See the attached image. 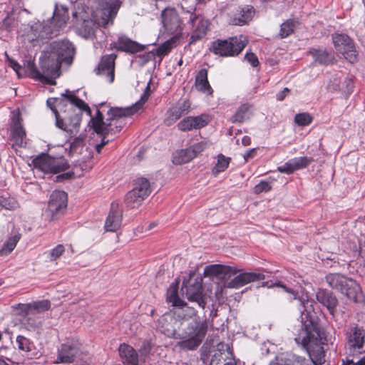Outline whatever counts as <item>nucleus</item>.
Instances as JSON below:
<instances>
[{
    "mask_svg": "<svg viewBox=\"0 0 365 365\" xmlns=\"http://www.w3.org/2000/svg\"><path fill=\"white\" fill-rule=\"evenodd\" d=\"M263 287L269 288L279 287L283 290L292 295L293 299H297L299 302V311L301 313V328L294 339L297 344H300L308 354L310 359L314 363L322 364L324 358V351L322 346V338L324 333L317 322L312 317L310 309L312 304L304 297H299L298 292L287 287L280 282L272 283L264 282Z\"/></svg>",
    "mask_w": 365,
    "mask_h": 365,
    "instance_id": "f257e3e1",
    "label": "nucleus"
},
{
    "mask_svg": "<svg viewBox=\"0 0 365 365\" xmlns=\"http://www.w3.org/2000/svg\"><path fill=\"white\" fill-rule=\"evenodd\" d=\"M74 53L75 48L69 41H53L40 57L41 71L31 61H27L26 68L34 78L53 85L59 76L61 63H70Z\"/></svg>",
    "mask_w": 365,
    "mask_h": 365,
    "instance_id": "f03ea898",
    "label": "nucleus"
},
{
    "mask_svg": "<svg viewBox=\"0 0 365 365\" xmlns=\"http://www.w3.org/2000/svg\"><path fill=\"white\" fill-rule=\"evenodd\" d=\"M150 85L148 83L140 101L132 106L125 108H110L108 111V114L112 115V118L108 119L106 122L103 120V114L98 109L96 116L91 118L90 120L91 128L98 135L115 134L116 132L120 131L122 126L118 125V118L123 116H130L140 109L143 105L148 101L150 96Z\"/></svg>",
    "mask_w": 365,
    "mask_h": 365,
    "instance_id": "7ed1b4c3",
    "label": "nucleus"
},
{
    "mask_svg": "<svg viewBox=\"0 0 365 365\" xmlns=\"http://www.w3.org/2000/svg\"><path fill=\"white\" fill-rule=\"evenodd\" d=\"M69 19L68 8L63 5L55 4L53 16L46 21L34 23L27 34V38L31 42L36 44L44 43L49 39L58 35Z\"/></svg>",
    "mask_w": 365,
    "mask_h": 365,
    "instance_id": "20e7f679",
    "label": "nucleus"
},
{
    "mask_svg": "<svg viewBox=\"0 0 365 365\" xmlns=\"http://www.w3.org/2000/svg\"><path fill=\"white\" fill-rule=\"evenodd\" d=\"M99 6L101 15L100 18L98 14L96 15V20L85 19L82 16L78 19L77 13L73 14V18L76 19V32L84 38H92L100 26L106 27L110 23L112 24L120 6V2L119 0H101Z\"/></svg>",
    "mask_w": 365,
    "mask_h": 365,
    "instance_id": "39448f33",
    "label": "nucleus"
},
{
    "mask_svg": "<svg viewBox=\"0 0 365 365\" xmlns=\"http://www.w3.org/2000/svg\"><path fill=\"white\" fill-rule=\"evenodd\" d=\"M62 96H64L73 106L76 107L77 109L71 108L63 118H61L58 113L55 111L56 125L71 134L76 133L78 131L81 122L82 112L84 110L89 116H91V110L89 106L83 100L78 98L68 90H66Z\"/></svg>",
    "mask_w": 365,
    "mask_h": 365,
    "instance_id": "423d86ee",
    "label": "nucleus"
},
{
    "mask_svg": "<svg viewBox=\"0 0 365 365\" xmlns=\"http://www.w3.org/2000/svg\"><path fill=\"white\" fill-rule=\"evenodd\" d=\"M182 329L178 333L177 339H180L176 346L182 350H195L202 342L208 330V322L200 321L193 318L190 322L181 325Z\"/></svg>",
    "mask_w": 365,
    "mask_h": 365,
    "instance_id": "0eeeda50",
    "label": "nucleus"
},
{
    "mask_svg": "<svg viewBox=\"0 0 365 365\" xmlns=\"http://www.w3.org/2000/svg\"><path fill=\"white\" fill-rule=\"evenodd\" d=\"M329 286L344 294L349 299L357 302L361 297L359 284L351 278L339 273H331L326 276Z\"/></svg>",
    "mask_w": 365,
    "mask_h": 365,
    "instance_id": "6e6552de",
    "label": "nucleus"
},
{
    "mask_svg": "<svg viewBox=\"0 0 365 365\" xmlns=\"http://www.w3.org/2000/svg\"><path fill=\"white\" fill-rule=\"evenodd\" d=\"M247 40L245 36H234L228 39H217L211 43L210 51L220 56H235L238 55L246 46Z\"/></svg>",
    "mask_w": 365,
    "mask_h": 365,
    "instance_id": "1a4fd4ad",
    "label": "nucleus"
},
{
    "mask_svg": "<svg viewBox=\"0 0 365 365\" xmlns=\"http://www.w3.org/2000/svg\"><path fill=\"white\" fill-rule=\"evenodd\" d=\"M193 272L190 273V278L183 282L181 291L189 302H195L199 307L205 309L207 302L203 292L202 278L193 279Z\"/></svg>",
    "mask_w": 365,
    "mask_h": 365,
    "instance_id": "9d476101",
    "label": "nucleus"
},
{
    "mask_svg": "<svg viewBox=\"0 0 365 365\" xmlns=\"http://www.w3.org/2000/svg\"><path fill=\"white\" fill-rule=\"evenodd\" d=\"M150 192L151 187L148 180L138 178L134 181L133 188L125 195V204L130 208L138 207Z\"/></svg>",
    "mask_w": 365,
    "mask_h": 365,
    "instance_id": "9b49d317",
    "label": "nucleus"
},
{
    "mask_svg": "<svg viewBox=\"0 0 365 365\" xmlns=\"http://www.w3.org/2000/svg\"><path fill=\"white\" fill-rule=\"evenodd\" d=\"M35 168L45 173H58L68 168V164L65 159L52 158L46 154H41L32 160Z\"/></svg>",
    "mask_w": 365,
    "mask_h": 365,
    "instance_id": "f8f14e48",
    "label": "nucleus"
},
{
    "mask_svg": "<svg viewBox=\"0 0 365 365\" xmlns=\"http://www.w3.org/2000/svg\"><path fill=\"white\" fill-rule=\"evenodd\" d=\"M68 197L66 192L54 190L50 195L47 209L43 215L48 221H53L62 215L66 209Z\"/></svg>",
    "mask_w": 365,
    "mask_h": 365,
    "instance_id": "ddd939ff",
    "label": "nucleus"
},
{
    "mask_svg": "<svg viewBox=\"0 0 365 365\" xmlns=\"http://www.w3.org/2000/svg\"><path fill=\"white\" fill-rule=\"evenodd\" d=\"M334 46L337 52L349 62L354 63L357 59V52L354 41L346 34L334 33L331 35Z\"/></svg>",
    "mask_w": 365,
    "mask_h": 365,
    "instance_id": "4468645a",
    "label": "nucleus"
},
{
    "mask_svg": "<svg viewBox=\"0 0 365 365\" xmlns=\"http://www.w3.org/2000/svg\"><path fill=\"white\" fill-rule=\"evenodd\" d=\"M189 22L192 25L190 43H195L205 37L210 24L208 19L201 15L191 13Z\"/></svg>",
    "mask_w": 365,
    "mask_h": 365,
    "instance_id": "2eb2a0df",
    "label": "nucleus"
},
{
    "mask_svg": "<svg viewBox=\"0 0 365 365\" xmlns=\"http://www.w3.org/2000/svg\"><path fill=\"white\" fill-rule=\"evenodd\" d=\"M80 344L78 341L71 340L61 344L58 349L57 364L72 363L79 352Z\"/></svg>",
    "mask_w": 365,
    "mask_h": 365,
    "instance_id": "dca6fc26",
    "label": "nucleus"
},
{
    "mask_svg": "<svg viewBox=\"0 0 365 365\" xmlns=\"http://www.w3.org/2000/svg\"><path fill=\"white\" fill-rule=\"evenodd\" d=\"M115 54L103 56L98 64L97 74L104 76L109 83H113L115 77Z\"/></svg>",
    "mask_w": 365,
    "mask_h": 365,
    "instance_id": "f3484780",
    "label": "nucleus"
},
{
    "mask_svg": "<svg viewBox=\"0 0 365 365\" xmlns=\"http://www.w3.org/2000/svg\"><path fill=\"white\" fill-rule=\"evenodd\" d=\"M123 211L118 203L112 202L110 212L105 222V229L108 232H115L122 223Z\"/></svg>",
    "mask_w": 365,
    "mask_h": 365,
    "instance_id": "a211bd4d",
    "label": "nucleus"
},
{
    "mask_svg": "<svg viewBox=\"0 0 365 365\" xmlns=\"http://www.w3.org/2000/svg\"><path fill=\"white\" fill-rule=\"evenodd\" d=\"M365 333L362 328L357 326L351 327L346 332L347 346L350 351L359 350L364 343Z\"/></svg>",
    "mask_w": 365,
    "mask_h": 365,
    "instance_id": "6ab92c4d",
    "label": "nucleus"
},
{
    "mask_svg": "<svg viewBox=\"0 0 365 365\" xmlns=\"http://www.w3.org/2000/svg\"><path fill=\"white\" fill-rule=\"evenodd\" d=\"M265 279V276L260 272H243L227 282L226 287L228 288H240L247 283L260 281Z\"/></svg>",
    "mask_w": 365,
    "mask_h": 365,
    "instance_id": "aec40b11",
    "label": "nucleus"
},
{
    "mask_svg": "<svg viewBox=\"0 0 365 365\" xmlns=\"http://www.w3.org/2000/svg\"><path fill=\"white\" fill-rule=\"evenodd\" d=\"M312 161V158H308L306 156L294 158L288 160L282 166L278 167V170L281 173L291 174L295 170L307 167Z\"/></svg>",
    "mask_w": 365,
    "mask_h": 365,
    "instance_id": "412c9836",
    "label": "nucleus"
},
{
    "mask_svg": "<svg viewBox=\"0 0 365 365\" xmlns=\"http://www.w3.org/2000/svg\"><path fill=\"white\" fill-rule=\"evenodd\" d=\"M163 24L165 29L170 33L178 31L181 21L175 9H166L162 12Z\"/></svg>",
    "mask_w": 365,
    "mask_h": 365,
    "instance_id": "4be33fe9",
    "label": "nucleus"
},
{
    "mask_svg": "<svg viewBox=\"0 0 365 365\" xmlns=\"http://www.w3.org/2000/svg\"><path fill=\"white\" fill-rule=\"evenodd\" d=\"M21 118L19 114H15L11 118V130L12 138L16 145L19 147L26 145V132L21 125Z\"/></svg>",
    "mask_w": 365,
    "mask_h": 365,
    "instance_id": "5701e85b",
    "label": "nucleus"
},
{
    "mask_svg": "<svg viewBox=\"0 0 365 365\" xmlns=\"http://www.w3.org/2000/svg\"><path fill=\"white\" fill-rule=\"evenodd\" d=\"M316 298L320 304L327 307L332 316L334 315L338 305V300L332 292L319 289L316 292Z\"/></svg>",
    "mask_w": 365,
    "mask_h": 365,
    "instance_id": "b1692460",
    "label": "nucleus"
},
{
    "mask_svg": "<svg viewBox=\"0 0 365 365\" xmlns=\"http://www.w3.org/2000/svg\"><path fill=\"white\" fill-rule=\"evenodd\" d=\"M207 123L208 118L206 115L189 116L180 121L178 124V128L181 131H188L192 129L203 128Z\"/></svg>",
    "mask_w": 365,
    "mask_h": 365,
    "instance_id": "393cba45",
    "label": "nucleus"
},
{
    "mask_svg": "<svg viewBox=\"0 0 365 365\" xmlns=\"http://www.w3.org/2000/svg\"><path fill=\"white\" fill-rule=\"evenodd\" d=\"M118 351L123 365H140L143 364L138 353L131 346L125 344H120Z\"/></svg>",
    "mask_w": 365,
    "mask_h": 365,
    "instance_id": "a878e982",
    "label": "nucleus"
},
{
    "mask_svg": "<svg viewBox=\"0 0 365 365\" xmlns=\"http://www.w3.org/2000/svg\"><path fill=\"white\" fill-rule=\"evenodd\" d=\"M114 48L117 50L128 53H135L144 50L145 46L132 41L125 36H120L116 42L113 43Z\"/></svg>",
    "mask_w": 365,
    "mask_h": 365,
    "instance_id": "bb28decb",
    "label": "nucleus"
},
{
    "mask_svg": "<svg viewBox=\"0 0 365 365\" xmlns=\"http://www.w3.org/2000/svg\"><path fill=\"white\" fill-rule=\"evenodd\" d=\"M235 273V269L231 267L220 264H211L205 267L203 274L205 277L225 278L227 276L230 277L232 274Z\"/></svg>",
    "mask_w": 365,
    "mask_h": 365,
    "instance_id": "cd10ccee",
    "label": "nucleus"
},
{
    "mask_svg": "<svg viewBox=\"0 0 365 365\" xmlns=\"http://www.w3.org/2000/svg\"><path fill=\"white\" fill-rule=\"evenodd\" d=\"M195 86L197 91L211 96L213 90L210 86L207 80V70L206 68H202L199 71L197 76H195Z\"/></svg>",
    "mask_w": 365,
    "mask_h": 365,
    "instance_id": "c85d7f7f",
    "label": "nucleus"
},
{
    "mask_svg": "<svg viewBox=\"0 0 365 365\" xmlns=\"http://www.w3.org/2000/svg\"><path fill=\"white\" fill-rule=\"evenodd\" d=\"M173 321V319L172 317L164 315L158 320V328L165 336L177 339L178 333H176L175 329L171 323Z\"/></svg>",
    "mask_w": 365,
    "mask_h": 365,
    "instance_id": "c756f323",
    "label": "nucleus"
},
{
    "mask_svg": "<svg viewBox=\"0 0 365 365\" xmlns=\"http://www.w3.org/2000/svg\"><path fill=\"white\" fill-rule=\"evenodd\" d=\"M50 302L48 300H41L38 302H34L22 305L21 310L26 313V314L36 313H40L45 312L50 308Z\"/></svg>",
    "mask_w": 365,
    "mask_h": 365,
    "instance_id": "7c9ffc66",
    "label": "nucleus"
},
{
    "mask_svg": "<svg viewBox=\"0 0 365 365\" xmlns=\"http://www.w3.org/2000/svg\"><path fill=\"white\" fill-rule=\"evenodd\" d=\"M167 299L174 307L182 306L183 301L178 296V282H173L167 291Z\"/></svg>",
    "mask_w": 365,
    "mask_h": 365,
    "instance_id": "2f4dec72",
    "label": "nucleus"
},
{
    "mask_svg": "<svg viewBox=\"0 0 365 365\" xmlns=\"http://www.w3.org/2000/svg\"><path fill=\"white\" fill-rule=\"evenodd\" d=\"M195 158L189 148L176 151L173 155V163L176 165H180L190 162Z\"/></svg>",
    "mask_w": 365,
    "mask_h": 365,
    "instance_id": "473e14b6",
    "label": "nucleus"
},
{
    "mask_svg": "<svg viewBox=\"0 0 365 365\" xmlns=\"http://www.w3.org/2000/svg\"><path fill=\"white\" fill-rule=\"evenodd\" d=\"M255 14V10L252 6H247L242 9L238 16H235L233 19V24L235 25H243L250 20H252Z\"/></svg>",
    "mask_w": 365,
    "mask_h": 365,
    "instance_id": "72a5a7b5",
    "label": "nucleus"
},
{
    "mask_svg": "<svg viewBox=\"0 0 365 365\" xmlns=\"http://www.w3.org/2000/svg\"><path fill=\"white\" fill-rule=\"evenodd\" d=\"M298 24V21L295 19H287L280 26L279 37L284 38L291 35Z\"/></svg>",
    "mask_w": 365,
    "mask_h": 365,
    "instance_id": "f704fd0d",
    "label": "nucleus"
},
{
    "mask_svg": "<svg viewBox=\"0 0 365 365\" xmlns=\"http://www.w3.org/2000/svg\"><path fill=\"white\" fill-rule=\"evenodd\" d=\"M315 61L320 64H328L331 61L329 53L322 49L312 48L309 51Z\"/></svg>",
    "mask_w": 365,
    "mask_h": 365,
    "instance_id": "c9c22d12",
    "label": "nucleus"
},
{
    "mask_svg": "<svg viewBox=\"0 0 365 365\" xmlns=\"http://www.w3.org/2000/svg\"><path fill=\"white\" fill-rule=\"evenodd\" d=\"M179 307L182 308L181 312L178 314V316L182 319L181 325L190 322L189 319L192 320V317L196 318L197 311L194 308L187 306L184 302L182 306Z\"/></svg>",
    "mask_w": 365,
    "mask_h": 365,
    "instance_id": "e433bc0d",
    "label": "nucleus"
},
{
    "mask_svg": "<svg viewBox=\"0 0 365 365\" xmlns=\"http://www.w3.org/2000/svg\"><path fill=\"white\" fill-rule=\"evenodd\" d=\"M230 161V158H227L222 154H219L217 156V163L212 168V173L215 175H217L220 173L224 172L228 168Z\"/></svg>",
    "mask_w": 365,
    "mask_h": 365,
    "instance_id": "4c0bfd02",
    "label": "nucleus"
},
{
    "mask_svg": "<svg viewBox=\"0 0 365 365\" xmlns=\"http://www.w3.org/2000/svg\"><path fill=\"white\" fill-rule=\"evenodd\" d=\"M249 106L243 104L237 110L235 115L232 117V123H242L249 118Z\"/></svg>",
    "mask_w": 365,
    "mask_h": 365,
    "instance_id": "58836bf2",
    "label": "nucleus"
},
{
    "mask_svg": "<svg viewBox=\"0 0 365 365\" xmlns=\"http://www.w3.org/2000/svg\"><path fill=\"white\" fill-rule=\"evenodd\" d=\"M20 239L19 235H15L10 237L4 245L3 247L0 250V255H6L9 254L16 247L17 242Z\"/></svg>",
    "mask_w": 365,
    "mask_h": 365,
    "instance_id": "ea45409f",
    "label": "nucleus"
},
{
    "mask_svg": "<svg viewBox=\"0 0 365 365\" xmlns=\"http://www.w3.org/2000/svg\"><path fill=\"white\" fill-rule=\"evenodd\" d=\"M182 115H184L180 111V108H178L177 107L172 108L167 113V117L165 119V123L167 125H171L175 121L179 120Z\"/></svg>",
    "mask_w": 365,
    "mask_h": 365,
    "instance_id": "a19ab883",
    "label": "nucleus"
},
{
    "mask_svg": "<svg viewBox=\"0 0 365 365\" xmlns=\"http://www.w3.org/2000/svg\"><path fill=\"white\" fill-rule=\"evenodd\" d=\"M175 46V40L174 38H171L159 46V47L156 49L155 53L158 56H163L168 54Z\"/></svg>",
    "mask_w": 365,
    "mask_h": 365,
    "instance_id": "79ce46f5",
    "label": "nucleus"
},
{
    "mask_svg": "<svg viewBox=\"0 0 365 365\" xmlns=\"http://www.w3.org/2000/svg\"><path fill=\"white\" fill-rule=\"evenodd\" d=\"M270 365H309L308 361L304 357L299 356H293L292 359H287L284 362L271 364Z\"/></svg>",
    "mask_w": 365,
    "mask_h": 365,
    "instance_id": "37998d69",
    "label": "nucleus"
},
{
    "mask_svg": "<svg viewBox=\"0 0 365 365\" xmlns=\"http://www.w3.org/2000/svg\"><path fill=\"white\" fill-rule=\"evenodd\" d=\"M16 344L19 349L27 352L31 351L33 346V344L30 340L21 335H19L16 337Z\"/></svg>",
    "mask_w": 365,
    "mask_h": 365,
    "instance_id": "c03bdc74",
    "label": "nucleus"
},
{
    "mask_svg": "<svg viewBox=\"0 0 365 365\" xmlns=\"http://www.w3.org/2000/svg\"><path fill=\"white\" fill-rule=\"evenodd\" d=\"M312 121V117L307 113L297 114L294 117V122L299 126H307Z\"/></svg>",
    "mask_w": 365,
    "mask_h": 365,
    "instance_id": "a18cd8bd",
    "label": "nucleus"
},
{
    "mask_svg": "<svg viewBox=\"0 0 365 365\" xmlns=\"http://www.w3.org/2000/svg\"><path fill=\"white\" fill-rule=\"evenodd\" d=\"M151 351V344L148 341H144L139 349V357L142 363H145Z\"/></svg>",
    "mask_w": 365,
    "mask_h": 365,
    "instance_id": "49530a36",
    "label": "nucleus"
},
{
    "mask_svg": "<svg viewBox=\"0 0 365 365\" xmlns=\"http://www.w3.org/2000/svg\"><path fill=\"white\" fill-rule=\"evenodd\" d=\"M209 145V143L207 141H201L200 143H195L190 146L189 148L192 154L195 155V158L197 155L200 154L201 152L205 150Z\"/></svg>",
    "mask_w": 365,
    "mask_h": 365,
    "instance_id": "de8ad7c7",
    "label": "nucleus"
},
{
    "mask_svg": "<svg viewBox=\"0 0 365 365\" xmlns=\"http://www.w3.org/2000/svg\"><path fill=\"white\" fill-rule=\"evenodd\" d=\"M65 248L63 245H58L53 249L50 251L49 253V259L51 261H54L58 259L62 254L64 252Z\"/></svg>",
    "mask_w": 365,
    "mask_h": 365,
    "instance_id": "09e8293b",
    "label": "nucleus"
},
{
    "mask_svg": "<svg viewBox=\"0 0 365 365\" xmlns=\"http://www.w3.org/2000/svg\"><path fill=\"white\" fill-rule=\"evenodd\" d=\"M272 187L270 184L264 180H261L257 185H256L254 187V192L256 194H259L263 192H268L271 190Z\"/></svg>",
    "mask_w": 365,
    "mask_h": 365,
    "instance_id": "8fccbe9b",
    "label": "nucleus"
},
{
    "mask_svg": "<svg viewBox=\"0 0 365 365\" xmlns=\"http://www.w3.org/2000/svg\"><path fill=\"white\" fill-rule=\"evenodd\" d=\"M341 86H344L343 93L350 94L353 91L354 83L351 78L344 77Z\"/></svg>",
    "mask_w": 365,
    "mask_h": 365,
    "instance_id": "3c124183",
    "label": "nucleus"
},
{
    "mask_svg": "<svg viewBox=\"0 0 365 365\" xmlns=\"http://www.w3.org/2000/svg\"><path fill=\"white\" fill-rule=\"evenodd\" d=\"M342 81L341 78H334L329 84V88L330 90L337 91H342V89H344V86H341Z\"/></svg>",
    "mask_w": 365,
    "mask_h": 365,
    "instance_id": "603ef678",
    "label": "nucleus"
},
{
    "mask_svg": "<svg viewBox=\"0 0 365 365\" xmlns=\"http://www.w3.org/2000/svg\"><path fill=\"white\" fill-rule=\"evenodd\" d=\"M63 101L59 98H49L47 100V106L52 110L53 113L55 114V111L58 112L56 109V106H59L63 103Z\"/></svg>",
    "mask_w": 365,
    "mask_h": 365,
    "instance_id": "864d4df0",
    "label": "nucleus"
},
{
    "mask_svg": "<svg viewBox=\"0 0 365 365\" xmlns=\"http://www.w3.org/2000/svg\"><path fill=\"white\" fill-rule=\"evenodd\" d=\"M84 138L83 137H76L73 139V140L71 143V149L73 150H76L78 148L82 147L83 145Z\"/></svg>",
    "mask_w": 365,
    "mask_h": 365,
    "instance_id": "5fc2aeb1",
    "label": "nucleus"
},
{
    "mask_svg": "<svg viewBox=\"0 0 365 365\" xmlns=\"http://www.w3.org/2000/svg\"><path fill=\"white\" fill-rule=\"evenodd\" d=\"M245 58L253 67L258 66V58L253 53H247Z\"/></svg>",
    "mask_w": 365,
    "mask_h": 365,
    "instance_id": "6e6d98bb",
    "label": "nucleus"
},
{
    "mask_svg": "<svg viewBox=\"0 0 365 365\" xmlns=\"http://www.w3.org/2000/svg\"><path fill=\"white\" fill-rule=\"evenodd\" d=\"M109 134L100 135L102 137L101 143L96 145V150L98 153H100L102 148L110 140V139H106V136Z\"/></svg>",
    "mask_w": 365,
    "mask_h": 365,
    "instance_id": "4d7b16f0",
    "label": "nucleus"
},
{
    "mask_svg": "<svg viewBox=\"0 0 365 365\" xmlns=\"http://www.w3.org/2000/svg\"><path fill=\"white\" fill-rule=\"evenodd\" d=\"M257 154V150L255 148L250 149L247 150L243 155V158L245 162H247L249 160L252 159L255 157Z\"/></svg>",
    "mask_w": 365,
    "mask_h": 365,
    "instance_id": "13d9d810",
    "label": "nucleus"
},
{
    "mask_svg": "<svg viewBox=\"0 0 365 365\" xmlns=\"http://www.w3.org/2000/svg\"><path fill=\"white\" fill-rule=\"evenodd\" d=\"M341 365H365V356L357 362H354L352 359H346V361H343Z\"/></svg>",
    "mask_w": 365,
    "mask_h": 365,
    "instance_id": "bf43d9fd",
    "label": "nucleus"
},
{
    "mask_svg": "<svg viewBox=\"0 0 365 365\" xmlns=\"http://www.w3.org/2000/svg\"><path fill=\"white\" fill-rule=\"evenodd\" d=\"M73 175V173L67 172L56 176L57 181H63L66 180L71 179Z\"/></svg>",
    "mask_w": 365,
    "mask_h": 365,
    "instance_id": "052dcab7",
    "label": "nucleus"
},
{
    "mask_svg": "<svg viewBox=\"0 0 365 365\" xmlns=\"http://www.w3.org/2000/svg\"><path fill=\"white\" fill-rule=\"evenodd\" d=\"M15 205H16L15 202H11V201L4 198L1 207H4L7 210H11V209L14 208Z\"/></svg>",
    "mask_w": 365,
    "mask_h": 365,
    "instance_id": "680f3d73",
    "label": "nucleus"
},
{
    "mask_svg": "<svg viewBox=\"0 0 365 365\" xmlns=\"http://www.w3.org/2000/svg\"><path fill=\"white\" fill-rule=\"evenodd\" d=\"M178 108H180V111L185 115L188 113L190 109V103L187 101H184L180 106L177 107Z\"/></svg>",
    "mask_w": 365,
    "mask_h": 365,
    "instance_id": "e2e57ef3",
    "label": "nucleus"
},
{
    "mask_svg": "<svg viewBox=\"0 0 365 365\" xmlns=\"http://www.w3.org/2000/svg\"><path fill=\"white\" fill-rule=\"evenodd\" d=\"M289 92V89L284 88L282 91L277 94V99L280 101H283Z\"/></svg>",
    "mask_w": 365,
    "mask_h": 365,
    "instance_id": "0e129e2a",
    "label": "nucleus"
},
{
    "mask_svg": "<svg viewBox=\"0 0 365 365\" xmlns=\"http://www.w3.org/2000/svg\"><path fill=\"white\" fill-rule=\"evenodd\" d=\"M10 64L13 69L17 73V74H19L20 70L21 69V66L16 61H11Z\"/></svg>",
    "mask_w": 365,
    "mask_h": 365,
    "instance_id": "69168bd1",
    "label": "nucleus"
},
{
    "mask_svg": "<svg viewBox=\"0 0 365 365\" xmlns=\"http://www.w3.org/2000/svg\"><path fill=\"white\" fill-rule=\"evenodd\" d=\"M242 143L245 146H247V145H250V143H251V138L249 136H247V135L244 136L242 138Z\"/></svg>",
    "mask_w": 365,
    "mask_h": 365,
    "instance_id": "338daca9",
    "label": "nucleus"
},
{
    "mask_svg": "<svg viewBox=\"0 0 365 365\" xmlns=\"http://www.w3.org/2000/svg\"><path fill=\"white\" fill-rule=\"evenodd\" d=\"M224 365H236V364L233 361L231 360V361L225 363Z\"/></svg>",
    "mask_w": 365,
    "mask_h": 365,
    "instance_id": "774afa93",
    "label": "nucleus"
}]
</instances>
